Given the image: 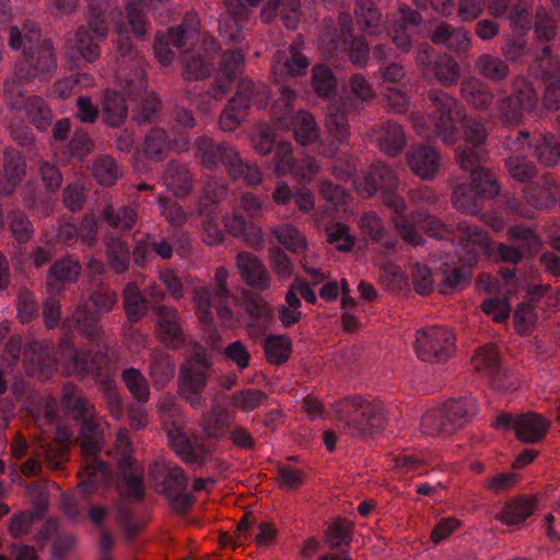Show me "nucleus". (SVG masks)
<instances>
[{
	"instance_id": "obj_1",
	"label": "nucleus",
	"mask_w": 560,
	"mask_h": 560,
	"mask_svg": "<svg viewBox=\"0 0 560 560\" xmlns=\"http://www.w3.org/2000/svg\"><path fill=\"white\" fill-rule=\"evenodd\" d=\"M341 410L350 420L343 424V432L355 438H365L384 429L386 411L381 402H370L358 396L340 402Z\"/></svg>"
},
{
	"instance_id": "obj_32",
	"label": "nucleus",
	"mask_w": 560,
	"mask_h": 560,
	"mask_svg": "<svg viewBox=\"0 0 560 560\" xmlns=\"http://www.w3.org/2000/svg\"><path fill=\"white\" fill-rule=\"evenodd\" d=\"M530 72L536 79L544 82L560 79V58L552 54L549 45L544 46L536 55L530 66Z\"/></svg>"
},
{
	"instance_id": "obj_47",
	"label": "nucleus",
	"mask_w": 560,
	"mask_h": 560,
	"mask_svg": "<svg viewBox=\"0 0 560 560\" xmlns=\"http://www.w3.org/2000/svg\"><path fill=\"white\" fill-rule=\"evenodd\" d=\"M242 307L256 322L270 320L273 317V307L262 296L254 291L244 290L241 294Z\"/></svg>"
},
{
	"instance_id": "obj_50",
	"label": "nucleus",
	"mask_w": 560,
	"mask_h": 560,
	"mask_svg": "<svg viewBox=\"0 0 560 560\" xmlns=\"http://www.w3.org/2000/svg\"><path fill=\"white\" fill-rule=\"evenodd\" d=\"M106 256L108 266L115 273H122L128 269L130 249L127 242L119 237L110 238L106 246Z\"/></svg>"
},
{
	"instance_id": "obj_16",
	"label": "nucleus",
	"mask_w": 560,
	"mask_h": 560,
	"mask_svg": "<svg viewBox=\"0 0 560 560\" xmlns=\"http://www.w3.org/2000/svg\"><path fill=\"white\" fill-rule=\"evenodd\" d=\"M244 55L240 50L228 49L219 61L217 78L213 88L219 94H228L237 74L244 67Z\"/></svg>"
},
{
	"instance_id": "obj_29",
	"label": "nucleus",
	"mask_w": 560,
	"mask_h": 560,
	"mask_svg": "<svg viewBox=\"0 0 560 560\" xmlns=\"http://www.w3.org/2000/svg\"><path fill=\"white\" fill-rule=\"evenodd\" d=\"M102 315L90 311L89 306L79 304L72 314V326L90 341H98L103 334L101 325Z\"/></svg>"
},
{
	"instance_id": "obj_3",
	"label": "nucleus",
	"mask_w": 560,
	"mask_h": 560,
	"mask_svg": "<svg viewBox=\"0 0 560 560\" xmlns=\"http://www.w3.org/2000/svg\"><path fill=\"white\" fill-rule=\"evenodd\" d=\"M486 152L474 148L457 151V163L468 173L469 185L486 199H494L500 195L501 187L495 173L481 165L486 161Z\"/></svg>"
},
{
	"instance_id": "obj_27",
	"label": "nucleus",
	"mask_w": 560,
	"mask_h": 560,
	"mask_svg": "<svg viewBox=\"0 0 560 560\" xmlns=\"http://www.w3.org/2000/svg\"><path fill=\"white\" fill-rule=\"evenodd\" d=\"M43 42L42 31L35 22H25L21 30L18 26L10 27L9 46L14 50L23 49V55H30Z\"/></svg>"
},
{
	"instance_id": "obj_15",
	"label": "nucleus",
	"mask_w": 560,
	"mask_h": 560,
	"mask_svg": "<svg viewBox=\"0 0 560 560\" xmlns=\"http://www.w3.org/2000/svg\"><path fill=\"white\" fill-rule=\"evenodd\" d=\"M148 478L153 486L161 485L162 490H186L189 481L182 467L164 460H155L149 465Z\"/></svg>"
},
{
	"instance_id": "obj_36",
	"label": "nucleus",
	"mask_w": 560,
	"mask_h": 560,
	"mask_svg": "<svg viewBox=\"0 0 560 560\" xmlns=\"http://www.w3.org/2000/svg\"><path fill=\"white\" fill-rule=\"evenodd\" d=\"M528 145L534 147L535 156L540 164L551 167L560 162V138L553 133H539Z\"/></svg>"
},
{
	"instance_id": "obj_42",
	"label": "nucleus",
	"mask_w": 560,
	"mask_h": 560,
	"mask_svg": "<svg viewBox=\"0 0 560 560\" xmlns=\"http://www.w3.org/2000/svg\"><path fill=\"white\" fill-rule=\"evenodd\" d=\"M47 503V498L40 495L34 510L15 514L9 524L10 534L15 538L28 534L33 523L43 518Z\"/></svg>"
},
{
	"instance_id": "obj_40",
	"label": "nucleus",
	"mask_w": 560,
	"mask_h": 560,
	"mask_svg": "<svg viewBox=\"0 0 560 560\" xmlns=\"http://www.w3.org/2000/svg\"><path fill=\"white\" fill-rule=\"evenodd\" d=\"M144 65L145 61L139 59L138 63L133 65L122 79V94L130 101L137 102L147 93L148 81Z\"/></svg>"
},
{
	"instance_id": "obj_61",
	"label": "nucleus",
	"mask_w": 560,
	"mask_h": 560,
	"mask_svg": "<svg viewBox=\"0 0 560 560\" xmlns=\"http://www.w3.org/2000/svg\"><path fill=\"white\" fill-rule=\"evenodd\" d=\"M89 11V25L98 36H107L109 28L106 22V13L109 9V0H86Z\"/></svg>"
},
{
	"instance_id": "obj_59",
	"label": "nucleus",
	"mask_w": 560,
	"mask_h": 560,
	"mask_svg": "<svg viewBox=\"0 0 560 560\" xmlns=\"http://www.w3.org/2000/svg\"><path fill=\"white\" fill-rule=\"evenodd\" d=\"M257 90L255 83L249 78H242L236 86L234 95L229 100L226 104L230 107L243 113L250 108L254 100L257 97Z\"/></svg>"
},
{
	"instance_id": "obj_37",
	"label": "nucleus",
	"mask_w": 560,
	"mask_h": 560,
	"mask_svg": "<svg viewBox=\"0 0 560 560\" xmlns=\"http://www.w3.org/2000/svg\"><path fill=\"white\" fill-rule=\"evenodd\" d=\"M71 436L72 432L68 425L57 427L54 439L57 445H47L44 450L45 460L50 469L61 468V460L68 456L70 451Z\"/></svg>"
},
{
	"instance_id": "obj_64",
	"label": "nucleus",
	"mask_w": 560,
	"mask_h": 560,
	"mask_svg": "<svg viewBox=\"0 0 560 560\" xmlns=\"http://www.w3.org/2000/svg\"><path fill=\"white\" fill-rule=\"evenodd\" d=\"M394 469L396 474L399 476H407L411 474L409 477L412 479L415 476H422L427 472V462L425 459L418 454H401L394 458Z\"/></svg>"
},
{
	"instance_id": "obj_53",
	"label": "nucleus",
	"mask_w": 560,
	"mask_h": 560,
	"mask_svg": "<svg viewBox=\"0 0 560 560\" xmlns=\"http://www.w3.org/2000/svg\"><path fill=\"white\" fill-rule=\"evenodd\" d=\"M31 122L39 130L46 131L52 122V112L46 101L40 96H30L28 106L25 109Z\"/></svg>"
},
{
	"instance_id": "obj_31",
	"label": "nucleus",
	"mask_w": 560,
	"mask_h": 560,
	"mask_svg": "<svg viewBox=\"0 0 560 560\" xmlns=\"http://www.w3.org/2000/svg\"><path fill=\"white\" fill-rule=\"evenodd\" d=\"M444 406L455 432L471 422L478 413V405L472 397L450 399Z\"/></svg>"
},
{
	"instance_id": "obj_9",
	"label": "nucleus",
	"mask_w": 560,
	"mask_h": 560,
	"mask_svg": "<svg viewBox=\"0 0 560 560\" xmlns=\"http://www.w3.org/2000/svg\"><path fill=\"white\" fill-rule=\"evenodd\" d=\"M207 384V372L197 369L192 364L180 365L177 378V394L196 410H200L207 405V399L202 395Z\"/></svg>"
},
{
	"instance_id": "obj_23",
	"label": "nucleus",
	"mask_w": 560,
	"mask_h": 560,
	"mask_svg": "<svg viewBox=\"0 0 560 560\" xmlns=\"http://www.w3.org/2000/svg\"><path fill=\"white\" fill-rule=\"evenodd\" d=\"M95 150V142L83 128L75 129L70 140L60 149V155L68 163H82Z\"/></svg>"
},
{
	"instance_id": "obj_6",
	"label": "nucleus",
	"mask_w": 560,
	"mask_h": 560,
	"mask_svg": "<svg viewBox=\"0 0 560 560\" xmlns=\"http://www.w3.org/2000/svg\"><path fill=\"white\" fill-rule=\"evenodd\" d=\"M415 350L428 363L445 362L455 351V337L444 327H427L417 332Z\"/></svg>"
},
{
	"instance_id": "obj_52",
	"label": "nucleus",
	"mask_w": 560,
	"mask_h": 560,
	"mask_svg": "<svg viewBox=\"0 0 560 560\" xmlns=\"http://www.w3.org/2000/svg\"><path fill=\"white\" fill-rule=\"evenodd\" d=\"M228 411L220 405H214L210 412L202 415L200 425L208 438L220 440L224 435Z\"/></svg>"
},
{
	"instance_id": "obj_20",
	"label": "nucleus",
	"mask_w": 560,
	"mask_h": 560,
	"mask_svg": "<svg viewBox=\"0 0 560 560\" xmlns=\"http://www.w3.org/2000/svg\"><path fill=\"white\" fill-rule=\"evenodd\" d=\"M273 59L276 60L273 66L276 74L280 72L299 78L304 75L310 67V59L300 51L296 43L290 44L287 50H277Z\"/></svg>"
},
{
	"instance_id": "obj_46",
	"label": "nucleus",
	"mask_w": 560,
	"mask_h": 560,
	"mask_svg": "<svg viewBox=\"0 0 560 560\" xmlns=\"http://www.w3.org/2000/svg\"><path fill=\"white\" fill-rule=\"evenodd\" d=\"M508 96L528 114L535 110L539 103V95L534 84L523 78L513 82L511 93Z\"/></svg>"
},
{
	"instance_id": "obj_7",
	"label": "nucleus",
	"mask_w": 560,
	"mask_h": 560,
	"mask_svg": "<svg viewBox=\"0 0 560 560\" xmlns=\"http://www.w3.org/2000/svg\"><path fill=\"white\" fill-rule=\"evenodd\" d=\"M392 220L401 240L412 246L424 244V240L422 235L417 232V229L436 240H444L445 235L452 232L440 219L428 213L418 212L409 220L400 212L399 214H395Z\"/></svg>"
},
{
	"instance_id": "obj_35",
	"label": "nucleus",
	"mask_w": 560,
	"mask_h": 560,
	"mask_svg": "<svg viewBox=\"0 0 560 560\" xmlns=\"http://www.w3.org/2000/svg\"><path fill=\"white\" fill-rule=\"evenodd\" d=\"M429 78H434L444 88L454 86L460 78V67L452 56L438 54Z\"/></svg>"
},
{
	"instance_id": "obj_45",
	"label": "nucleus",
	"mask_w": 560,
	"mask_h": 560,
	"mask_svg": "<svg viewBox=\"0 0 560 560\" xmlns=\"http://www.w3.org/2000/svg\"><path fill=\"white\" fill-rule=\"evenodd\" d=\"M79 476L85 478L82 485H90L95 488H108L112 480V470L106 462L94 458V460L83 464ZM80 486L81 483L78 485V487Z\"/></svg>"
},
{
	"instance_id": "obj_62",
	"label": "nucleus",
	"mask_w": 560,
	"mask_h": 560,
	"mask_svg": "<svg viewBox=\"0 0 560 560\" xmlns=\"http://www.w3.org/2000/svg\"><path fill=\"white\" fill-rule=\"evenodd\" d=\"M267 398V394L260 389L245 388L233 393L230 402L235 408L248 412L260 407Z\"/></svg>"
},
{
	"instance_id": "obj_38",
	"label": "nucleus",
	"mask_w": 560,
	"mask_h": 560,
	"mask_svg": "<svg viewBox=\"0 0 560 560\" xmlns=\"http://www.w3.org/2000/svg\"><path fill=\"white\" fill-rule=\"evenodd\" d=\"M124 311L130 323H138L149 312L148 301L136 283L126 284L122 292Z\"/></svg>"
},
{
	"instance_id": "obj_21",
	"label": "nucleus",
	"mask_w": 560,
	"mask_h": 560,
	"mask_svg": "<svg viewBox=\"0 0 560 560\" xmlns=\"http://www.w3.org/2000/svg\"><path fill=\"white\" fill-rule=\"evenodd\" d=\"M127 115L125 95L116 90H105L101 108L102 121L108 127L119 128L125 124Z\"/></svg>"
},
{
	"instance_id": "obj_8",
	"label": "nucleus",
	"mask_w": 560,
	"mask_h": 560,
	"mask_svg": "<svg viewBox=\"0 0 560 560\" xmlns=\"http://www.w3.org/2000/svg\"><path fill=\"white\" fill-rule=\"evenodd\" d=\"M196 156L208 168H214L220 164L229 172L237 173L238 152L226 142H217L207 136H200L195 141Z\"/></svg>"
},
{
	"instance_id": "obj_5",
	"label": "nucleus",
	"mask_w": 560,
	"mask_h": 560,
	"mask_svg": "<svg viewBox=\"0 0 560 560\" xmlns=\"http://www.w3.org/2000/svg\"><path fill=\"white\" fill-rule=\"evenodd\" d=\"M23 57L14 67L19 82L48 81L57 70V58L50 39H44L42 46Z\"/></svg>"
},
{
	"instance_id": "obj_44",
	"label": "nucleus",
	"mask_w": 560,
	"mask_h": 560,
	"mask_svg": "<svg viewBox=\"0 0 560 560\" xmlns=\"http://www.w3.org/2000/svg\"><path fill=\"white\" fill-rule=\"evenodd\" d=\"M171 151L167 132L159 127L152 128L145 136L143 153L153 162L164 161Z\"/></svg>"
},
{
	"instance_id": "obj_57",
	"label": "nucleus",
	"mask_w": 560,
	"mask_h": 560,
	"mask_svg": "<svg viewBox=\"0 0 560 560\" xmlns=\"http://www.w3.org/2000/svg\"><path fill=\"white\" fill-rule=\"evenodd\" d=\"M325 127L329 136L339 143L347 141L350 135L348 117L341 107H334L327 113Z\"/></svg>"
},
{
	"instance_id": "obj_55",
	"label": "nucleus",
	"mask_w": 560,
	"mask_h": 560,
	"mask_svg": "<svg viewBox=\"0 0 560 560\" xmlns=\"http://www.w3.org/2000/svg\"><path fill=\"white\" fill-rule=\"evenodd\" d=\"M273 234L277 241L293 254H300L307 248L306 237L292 224L277 228Z\"/></svg>"
},
{
	"instance_id": "obj_39",
	"label": "nucleus",
	"mask_w": 560,
	"mask_h": 560,
	"mask_svg": "<svg viewBox=\"0 0 560 560\" xmlns=\"http://www.w3.org/2000/svg\"><path fill=\"white\" fill-rule=\"evenodd\" d=\"M421 430L423 434L430 436L451 435L455 433L444 405L430 409L422 416Z\"/></svg>"
},
{
	"instance_id": "obj_26",
	"label": "nucleus",
	"mask_w": 560,
	"mask_h": 560,
	"mask_svg": "<svg viewBox=\"0 0 560 560\" xmlns=\"http://www.w3.org/2000/svg\"><path fill=\"white\" fill-rule=\"evenodd\" d=\"M537 509L533 495H517L508 502L498 513V518L508 525H518L530 516Z\"/></svg>"
},
{
	"instance_id": "obj_28",
	"label": "nucleus",
	"mask_w": 560,
	"mask_h": 560,
	"mask_svg": "<svg viewBox=\"0 0 560 560\" xmlns=\"http://www.w3.org/2000/svg\"><path fill=\"white\" fill-rule=\"evenodd\" d=\"M242 279L257 289L268 287V275L261 260L249 253H240L236 261Z\"/></svg>"
},
{
	"instance_id": "obj_49",
	"label": "nucleus",
	"mask_w": 560,
	"mask_h": 560,
	"mask_svg": "<svg viewBox=\"0 0 560 560\" xmlns=\"http://www.w3.org/2000/svg\"><path fill=\"white\" fill-rule=\"evenodd\" d=\"M166 185L176 197L184 198L190 194L192 189V177L183 165H174L170 163L165 171Z\"/></svg>"
},
{
	"instance_id": "obj_54",
	"label": "nucleus",
	"mask_w": 560,
	"mask_h": 560,
	"mask_svg": "<svg viewBox=\"0 0 560 560\" xmlns=\"http://www.w3.org/2000/svg\"><path fill=\"white\" fill-rule=\"evenodd\" d=\"M168 441L172 448L180 456H183L184 460L187 463H198L201 465L203 463V456H206V451L202 448L199 452L196 451L189 441V439L179 430L175 429V432H168Z\"/></svg>"
},
{
	"instance_id": "obj_22",
	"label": "nucleus",
	"mask_w": 560,
	"mask_h": 560,
	"mask_svg": "<svg viewBox=\"0 0 560 560\" xmlns=\"http://www.w3.org/2000/svg\"><path fill=\"white\" fill-rule=\"evenodd\" d=\"M178 62L183 80L189 82L205 80L214 70L213 62L206 60L202 55L192 49L182 50Z\"/></svg>"
},
{
	"instance_id": "obj_19",
	"label": "nucleus",
	"mask_w": 560,
	"mask_h": 560,
	"mask_svg": "<svg viewBox=\"0 0 560 560\" xmlns=\"http://www.w3.org/2000/svg\"><path fill=\"white\" fill-rule=\"evenodd\" d=\"M429 38L434 45H443L456 52H466L471 45L468 31L463 27L454 28L444 21L435 25Z\"/></svg>"
},
{
	"instance_id": "obj_56",
	"label": "nucleus",
	"mask_w": 560,
	"mask_h": 560,
	"mask_svg": "<svg viewBox=\"0 0 560 560\" xmlns=\"http://www.w3.org/2000/svg\"><path fill=\"white\" fill-rule=\"evenodd\" d=\"M478 72L494 82L505 79L510 72L509 66L499 57L481 55L476 61Z\"/></svg>"
},
{
	"instance_id": "obj_13",
	"label": "nucleus",
	"mask_w": 560,
	"mask_h": 560,
	"mask_svg": "<svg viewBox=\"0 0 560 560\" xmlns=\"http://www.w3.org/2000/svg\"><path fill=\"white\" fill-rule=\"evenodd\" d=\"M406 160L415 175L423 180H431L440 168L441 156L435 148L419 144L406 152Z\"/></svg>"
},
{
	"instance_id": "obj_18",
	"label": "nucleus",
	"mask_w": 560,
	"mask_h": 560,
	"mask_svg": "<svg viewBox=\"0 0 560 560\" xmlns=\"http://www.w3.org/2000/svg\"><path fill=\"white\" fill-rule=\"evenodd\" d=\"M301 0H267L260 11V20L265 24L273 22L280 13L282 23L288 30H294L299 24Z\"/></svg>"
},
{
	"instance_id": "obj_33",
	"label": "nucleus",
	"mask_w": 560,
	"mask_h": 560,
	"mask_svg": "<svg viewBox=\"0 0 560 560\" xmlns=\"http://www.w3.org/2000/svg\"><path fill=\"white\" fill-rule=\"evenodd\" d=\"M451 201L458 211L468 214H478L483 207V198L468 182L458 183L453 186Z\"/></svg>"
},
{
	"instance_id": "obj_14",
	"label": "nucleus",
	"mask_w": 560,
	"mask_h": 560,
	"mask_svg": "<svg viewBox=\"0 0 560 560\" xmlns=\"http://www.w3.org/2000/svg\"><path fill=\"white\" fill-rule=\"evenodd\" d=\"M471 361L477 371H485L489 374L494 389L506 390L510 388L511 384L505 381V372H502L500 368V358L495 345L486 343L477 348Z\"/></svg>"
},
{
	"instance_id": "obj_25",
	"label": "nucleus",
	"mask_w": 560,
	"mask_h": 560,
	"mask_svg": "<svg viewBox=\"0 0 560 560\" xmlns=\"http://www.w3.org/2000/svg\"><path fill=\"white\" fill-rule=\"evenodd\" d=\"M81 275V265L78 260L60 258L47 271V289L59 291L65 283L74 282Z\"/></svg>"
},
{
	"instance_id": "obj_48",
	"label": "nucleus",
	"mask_w": 560,
	"mask_h": 560,
	"mask_svg": "<svg viewBox=\"0 0 560 560\" xmlns=\"http://www.w3.org/2000/svg\"><path fill=\"white\" fill-rule=\"evenodd\" d=\"M354 15L360 30L374 35L380 27L382 14L372 0H359L354 7Z\"/></svg>"
},
{
	"instance_id": "obj_43",
	"label": "nucleus",
	"mask_w": 560,
	"mask_h": 560,
	"mask_svg": "<svg viewBox=\"0 0 560 560\" xmlns=\"http://www.w3.org/2000/svg\"><path fill=\"white\" fill-rule=\"evenodd\" d=\"M311 85L319 97L331 98L337 94V79L327 65L317 63L312 68Z\"/></svg>"
},
{
	"instance_id": "obj_10",
	"label": "nucleus",
	"mask_w": 560,
	"mask_h": 560,
	"mask_svg": "<svg viewBox=\"0 0 560 560\" xmlns=\"http://www.w3.org/2000/svg\"><path fill=\"white\" fill-rule=\"evenodd\" d=\"M107 36H98L93 28L88 25H81L77 28L73 38L69 40V59L74 65L71 68H80V62L93 63L101 55L100 43Z\"/></svg>"
},
{
	"instance_id": "obj_34",
	"label": "nucleus",
	"mask_w": 560,
	"mask_h": 560,
	"mask_svg": "<svg viewBox=\"0 0 560 560\" xmlns=\"http://www.w3.org/2000/svg\"><path fill=\"white\" fill-rule=\"evenodd\" d=\"M460 94L469 105L479 112L488 110L494 98L490 88L477 79L463 82Z\"/></svg>"
},
{
	"instance_id": "obj_12",
	"label": "nucleus",
	"mask_w": 560,
	"mask_h": 560,
	"mask_svg": "<svg viewBox=\"0 0 560 560\" xmlns=\"http://www.w3.org/2000/svg\"><path fill=\"white\" fill-rule=\"evenodd\" d=\"M478 261V253H475L469 258L467 266H451L445 262L442 264L434 272L435 277H440L438 284L439 293L443 295L452 294L455 291H459L469 285L472 279V272L470 268Z\"/></svg>"
},
{
	"instance_id": "obj_17",
	"label": "nucleus",
	"mask_w": 560,
	"mask_h": 560,
	"mask_svg": "<svg viewBox=\"0 0 560 560\" xmlns=\"http://www.w3.org/2000/svg\"><path fill=\"white\" fill-rule=\"evenodd\" d=\"M550 427V420L537 412L517 415L516 439L523 443H538L546 436Z\"/></svg>"
},
{
	"instance_id": "obj_4",
	"label": "nucleus",
	"mask_w": 560,
	"mask_h": 560,
	"mask_svg": "<svg viewBox=\"0 0 560 560\" xmlns=\"http://www.w3.org/2000/svg\"><path fill=\"white\" fill-rule=\"evenodd\" d=\"M429 116L434 121L435 133L444 142L454 140L455 122L463 118L458 102L442 90H429L425 97Z\"/></svg>"
},
{
	"instance_id": "obj_51",
	"label": "nucleus",
	"mask_w": 560,
	"mask_h": 560,
	"mask_svg": "<svg viewBox=\"0 0 560 560\" xmlns=\"http://www.w3.org/2000/svg\"><path fill=\"white\" fill-rule=\"evenodd\" d=\"M94 178L104 186L110 187L122 176L121 167L110 155L98 156L92 166Z\"/></svg>"
},
{
	"instance_id": "obj_2",
	"label": "nucleus",
	"mask_w": 560,
	"mask_h": 560,
	"mask_svg": "<svg viewBox=\"0 0 560 560\" xmlns=\"http://www.w3.org/2000/svg\"><path fill=\"white\" fill-rule=\"evenodd\" d=\"M357 190L362 197L370 198L380 194L382 202L399 214L405 210V199L396 192L398 178L395 172L384 163H375L362 180H355Z\"/></svg>"
},
{
	"instance_id": "obj_63",
	"label": "nucleus",
	"mask_w": 560,
	"mask_h": 560,
	"mask_svg": "<svg viewBox=\"0 0 560 560\" xmlns=\"http://www.w3.org/2000/svg\"><path fill=\"white\" fill-rule=\"evenodd\" d=\"M506 234L509 240L521 242L518 246L526 249L528 255H533L541 246L540 236L532 228L515 224L509 228Z\"/></svg>"
},
{
	"instance_id": "obj_24",
	"label": "nucleus",
	"mask_w": 560,
	"mask_h": 560,
	"mask_svg": "<svg viewBox=\"0 0 560 560\" xmlns=\"http://www.w3.org/2000/svg\"><path fill=\"white\" fill-rule=\"evenodd\" d=\"M374 137L380 150L389 156L398 155L406 145L404 129L395 121H386L375 131Z\"/></svg>"
},
{
	"instance_id": "obj_58",
	"label": "nucleus",
	"mask_w": 560,
	"mask_h": 560,
	"mask_svg": "<svg viewBox=\"0 0 560 560\" xmlns=\"http://www.w3.org/2000/svg\"><path fill=\"white\" fill-rule=\"evenodd\" d=\"M528 0H517L512 4L511 10L505 15L510 21V26L514 35L525 34L532 28L530 13L528 12Z\"/></svg>"
},
{
	"instance_id": "obj_41",
	"label": "nucleus",
	"mask_w": 560,
	"mask_h": 560,
	"mask_svg": "<svg viewBox=\"0 0 560 560\" xmlns=\"http://www.w3.org/2000/svg\"><path fill=\"white\" fill-rule=\"evenodd\" d=\"M293 343L287 335H269L264 340L266 360L273 365H282L290 359Z\"/></svg>"
},
{
	"instance_id": "obj_30",
	"label": "nucleus",
	"mask_w": 560,
	"mask_h": 560,
	"mask_svg": "<svg viewBox=\"0 0 560 560\" xmlns=\"http://www.w3.org/2000/svg\"><path fill=\"white\" fill-rule=\"evenodd\" d=\"M150 378L155 388L165 387L175 376V360L164 351L154 350L150 353Z\"/></svg>"
},
{
	"instance_id": "obj_60",
	"label": "nucleus",
	"mask_w": 560,
	"mask_h": 560,
	"mask_svg": "<svg viewBox=\"0 0 560 560\" xmlns=\"http://www.w3.org/2000/svg\"><path fill=\"white\" fill-rule=\"evenodd\" d=\"M294 137L302 145H308L318 139V128L312 114L306 110L299 112L293 129Z\"/></svg>"
},
{
	"instance_id": "obj_11",
	"label": "nucleus",
	"mask_w": 560,
	"mask_h": 560,
	"mask_svg": "<svg viewBox=\"0 0 560 560\" xmlns=\"http://www.w3.org/2000/svg\"><path fill=\"white\" fill-rule=\"evenodd\" d=\"M156 314V337L170 349H178L184 342L178 311L174 306L156 305L152 307Z\"/></svg>"
}]
</instances>
